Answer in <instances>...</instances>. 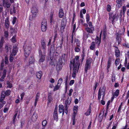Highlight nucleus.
Listing matches in <instances>:
<instances>
[{"instance_id": "nucleus-25", "label": "nucleus", "mask_w": 129, "mask_h": 129, "mask_svg": "<svg viewBox=\"0 0 129 129\" xmlns=\"http://www.w3.org/2000/svg\"><path fill=\"white\" fill-rule=\"evenodd\" d=\"M63 37L62 38V39L61 41H60V46H58L56 48V50H57V49H58V48H60V49H61L62 47V44L63 43Z\"/></svg>"}, {"instance_id": "nucleus-46", "label": "nucleus", "mask_w": 129, "mask_h": 129, "mask_svg": "<svg viewBox=\"0 0 129 129\" xmlns=\"http://www.w3.org/2000/svg\"><path fill=\"white\" fill-rule=\"evenodd\" d=\"M91 112V110L88 109L87 112L85 113V114L86 116L90 114Z\"/></svg>"}, {"instance_id": "nucleus-39", "label": "nucleus", "mask_w": 129, "mask_h": 129, "mask_svg": "<svg viewBox=\"0 0 129 129\" xmlns=\"http://www.w3.org/2000/svg\"><path fill=\"white\" fill-rule=\"evenodd\" d=\"M30 53V51H24V55L26 57H28Z\"/></svg>"}, {"instance_id": "nucleus-33", "label": "nucleus", "mask_w": 129, "mask_h": 129, "mask_svg": "<svg viewBox=\"0 0 129 129\" xmlns=\"http://www.w3.org/2000/svg\"><path fill=\"white\" fill-rule=\"evenodd\" d=\"M92 61V60L91 58H89L87 59L86 63L87 64H89L91 65V64Z\"/></svg>"}, {"instance_id": "nucleus-18", "label": "nucleus", "mask_w": 129, "mask_h": 129, "mask_svg": "<svg viewBox=\"0 0 129 129\" xmlns=\"http://www.w3.org/2000/svg\"><path fill=\"white\" fill-rule=\"evenodd\" d=\"M75 50L76 52H79L80 51V45H76Z\"/></svg>"}, {"instance_id": "nucleus-45", "label": "nucleus", "mask_w": 129, "mask_h": 129, "mask_svg": "<svg viewBox=\"0 0 129 129\" xmlns=\"http://www.w3.org/2000/svg\"><path fill=\"white\" fill-rule=\"evenodd\" d=\"M4 61H2L1 65V68L0 69L1 70H2L3 69V67H4Z\"/></svg>"}, {"instance_id": "nucleus-9", "label": "nucleus", "mask_w": 129, "mask_h": 129, "mask_svg": "<svg viewBox=\"0 0 129 129\" xmlns=\"http://www.w3.org/2000/svg\"><path fill=\"white\" fill-rule=\"evenodd\" d=\"M121 34L120 33V31H119L118 33H116V40L118 41V44H119L120 42V40L121 39L120 35Z\"/></svg>"}, {"instance_id": "nucleus-11", "label": "nucleus", "mask_w": 129, "mask_h": 129, "mask_svg": "<svg viewBox=\"0 0 129 129\" xmlns=\"http://www.w3.org/2000/svg\"><path fill=\"white\" fill-rule=\"evenodd\" d=\"M42 48L45 50H46V45L45 42L44 40H42L41 42Z\"/></svg>"}, {"instance_id": "nucleus-41", "label": "nucleus", "mask_w": 129, "mask_h": 129, "mask_svg": "<svg viewBox=\"0 0 129 129\" xmlns=\"http://www.w3.org/2000/svg\"><path fill=\"white\" fill-rule=\"evenodd\" d=\"M42 124L43 126H45L47 124V121L46 120H44L42 121Z\"/></svg>"}, {"instance_id": "nucleus-3", "label": "nucleus", "mask_w": 129, "mask_h": 129, "mask_svg": "<svg viewBox=\"0 0 129 129\" xmlns=\"http://www.w3.org/2000/svg\"><path fill=\"white\" fill-rule=\"evenodd\" d=\"M31 12L32 14V16L35 18L38 12V7L36 5H33L32 7Z\"/></svg>"}, {"instance_id": "nucleus-53", "label": "nucleus", "mask_w": 129, "mask_h": 129, "mask_svg": "<svg viewBox=\"0 0 129 129\" xmlns=\"http://www.w3.org/2000/svg\"><path fill=\"white\" fill-rule=\"evenodd\" d=\"M1 102V103H0V104H1V105L3 107L4 106V105L6 103V102L5 101H3V100L1 102Z\"/></svg>"}, {"instance_id": "nucleus-42", "label": "nucleus", "mask_w": 129, "mask_h": 129, "mask_svg": "<svg viewBox=\"0 0 129 129\" xmlns=\"http://www.w3.org/2000/svg\"><path fill=\"white\" fill-rule=\"evenodd\" d=\"M111 7L110 5H107V10L108 11H110L111 10Z\"/></svg>"}, {"instance_id": "nucleus-15", "label": "nucleus", "mask_w": 129, "mask_h": 129, "mask_svg": "<svg viewBox=\"0 0 129 129\" xmlns=\"http://www.w3.org/2000/svg\"><path fill=\"white\" fill-rule=\"evenodd\" d=\"M42 73L41 71H40L39 72H37L36 73L37 78L39 79H40L42 76Z\"/></svg>"}, {"instance_id": "nucleus-30", "label": "nucleus", "mask_w": 129, "mask_h": 129, "mask_svg": "<svg viewBox=\"0 0 129 129\" xmlns=\"http://www.w3.org/2000/svg\"><path fill=\"white\" fill-rule=\"evenodd\" d=\"M4 42L3 40V39H1L0 42V52H1L2 50V48Z\"/></svg>"}, {"instance_id": "nucleus-50", "label": "nucleus", "mask_w": 129, "mask_h": 129, "mask_svg": "<svg viewBox=\"0 0 129 129\" xmlns=\"http://www.w3.org/2000/svg\"><path fill=\"white\" fill-rule=\"evenodd\" d=\"M119 93V90L118 89L115 92V95L116 96H118Z\"/></svg>"}, {"instance_id": "nucleus-43", "label": "nucleus", "mask_w": 129, "mask_h": 129, "mask_svg": "<svg viewBox=\"0 0 129 129\" xmlns=\"http://www.w3.org/2000/svg\"><path fill=\"white\" fill-rule=\"evenodd\" d=\"M14 56L12 54H11L10 56L9 60L11 62H12L13 60V56Z\"/></svg>"}, {"instance_id": "nucleus-56", "label": "nucleus", "mask_w": 129, "mask_h": 129, "mask_svg": "<svg viewBox=\"0 0 129 129\" xmlns=\"http://www.w3.org/2000/svg\"><path fill=\"white\" fill-rule=\"evenodd\" d=\"M75 42L76 43V45L78 44V45H80V44L79 43V40L77 39H75Z\"/></svg>"}, {"instance_id": "nucleus-12", "label": "nucleus", "mask_w": 129, "mask_h": 129, "mask_svg": "<svg viewBox=\"0 0 129 129\" xmlns=\"http://www.w3.org/2000/svg\"><path fill=\"white\" fill-rule=\"evenodd\" d=\"M58 15L59 17L60 18H62L64 16V13L62 9H60Z\"/></svg>"}, {"instance_id": "nucleus-6", "label": "nucleus", "mask_w": 129, "mask_h": 129, "mask_svg": "<svg viewBox=\"0 0 129 129\" xmlns=\"http://www.w3.org/2000/svg\"><path fill=\"white\" fill-rule=\"evenodd\" d=\"M72 99L71 97H68L67 100H66L65 101V110L67 111L68 109V106L71 103Z\"/></svg>"}, {"instance_id": "nucleus-27", "label": "nucleus", "mask_w": 129, "mask_h": 129, "mask_svg": "<svg viewBox=\"0 0 129 129\" xmlns=\"http://www.w3.org/2000/svg\"><path fill=\"white\" fill-rule=\"evenodd\" d=\"M60 85V83H58L57 85L55 86L53 91H55L56 90L59 89Z\"/></svg>"}, {"instance_id": "nucleus-21", "label": "nucleus", "mask_w": 129, "mask_h": 129, "mask_svg": "<svg viewBox=\"0 0 129 129\" xmlns=\"http://www.w3.org/2000/svg\"><path fill=\"white\" fill-rule=\"evenodd\" d=\"M35 61V59L34 57L33 56H31L29 60V63L31 64L33 63Z\"/></svg>"}, {"instance_id": "nucleus-61", "label": "nucleus", "mask_w": 129, "mask_h": 129, "mask_svg": "<svg viewBox=\"0 0 129 129\" xmlns=\"http://www.w3.org/2000/svg\"><path fill=\"white\" fill-rule=\"evenodd\" d=\"M7 73V71L5 69L4 70L3 72V75L6 76V74Z\"/></svg>"}, {"instance_id": "nucleus-14", "label": "nucleus", "mask_w": 129, "mask_h": 129, "mask_svg": "<svg viewBox=\"0 0 129 129\" xmlns=\"http://www.w3.org/2000/svg\"><path fill=\"white\" fill-rule=\"evenodd\" d=\"M38 116L37 114L35 113H34L31 117V120L33 121H35L36 120Z\"/></svg>"}, {"instance_id": "nucleus-44", "label": "nucleus", "mask_w": 129, "mask_h": 129, "mask_svg": "<svg viewBox=\"0 0 129 129\" xmlns=\"http://www.w3.org/2000/svg\"><path fill=\"white\" fill-rule=\"evenodd\" d=\"M108 65L107 66L108 69L109 68L111 64V60L110 59H109L108 62Z\"/></svg>"}, {"instance_id": "nucleus-2", "label": "nucleus", "mask_w": 129, "mask_h": 129, "mask_svg": "<svg viewBox=\"0 0 129 129\" xmlns=\"http://www.w3.org/2000/svg\"><path fill=\"white\" fill-rule=\"evenodd\" d=\"M66 54H64L62 55L59 59L56 66V70L58 72L61 69L62 65H64L65 62Z\"/></svg>"}, {"instance_id": "nucleus-40", "label": "nucleus", "mask_w": 129, "mask_h": 129, "mask_svg": "<svg viewBox=\"0 0 129 129\" xmlns=\"http://www.w3.org/2000/svg\"><path fill=\"white\" fill-rule=\"evenodd\" d=\"M119 59L117 58L116 59L115 63L116 66H117L119 64Z\"/></svg>"}, {"instance_id": "nucleus-64", "label": "nucleus", "mask_w": 129, "mask_h": 129, "mask_svg": "<svg viewBox=\"0 0 129 129\" xmlns=\"http://www.w3.org/2000/svg\"><path fill=\"white\" fill-rule=\"evenodd\" d=\"M57 34L56 33H55L54 36V41L56 40V38L57 37Z\"/></svg>"}, {"instance_id": "nucleus-62", "label": "nucleus", "mask_w": 129, "mask_h": 129, "mask_svg": "<svg viewBox=\"0 0 129 129\" xmlns=\"http://www.w3.org/2000/svg\"><path fill=\"white\" fill-rule=\"evenodd\" d=\"M74 82V80H72L70 82V85H72Z\"/></svg>"}, {"instance_id": "nucleus-32", "label": "nucleus", "mask_w": 129, "mask_h": 129, "mask_svg": "<svg viewBox=\"0 0 129 129\" xmlns=\"http://www.w3.org/2000/svg\"><path fill=\"white\" fill-rule=\"evenodd\" d=\"M53 117L54 119L56 120L58 119V114L57 112H54Z\"/></svg>"}, {"instance_id": "nucleus-55", "label": "nucleus", "mask_w": 129, "mask_h": 129, "mask_svg": "<svg viewBox=\"0 0 129 129\" xmlns=\"http://www.w3.org/2000/svg\"><path fill=\"white\" fill-rule=\"evenodd\" d=\"M5 63L6 64L8 63V58L6 57H5Z\"/></svg>"}, {"instance_id": "nucleus-24", "label": "nucleus", "mask_w": 129, "mask_h": 129, "mask_svg": "<svg viewBox=\"0 0 129 129\" xmlns=\"http://www.w3.org/2000/svg\"><path fill=\"white\" fill-rule=\"evenodd\" d=\"M120 52L119 51L118 49V48H117L115 49V55L117 57H119L120 55Z\"/></svg>"}, {"instance_id": "nucleus-19", "label": "nucleus", "mask_w": 129, "mask_h": 129, "mask_svg": "<svg viewBox=\"0 0 129 129\" xmlns=\"http://www.w3.org/2000/svg\"><path fill=\"white\" fill-rule=\"evenodd\" d=\"M10 1L11 3H13L14 2L13 0H10ZM10 4L9 3V0H6V7L7 8H9L10 7Z\"/></svg>"}, {"instance_id": "nucleus-26", "label": "nucleus", "mask_w": 129, "mask_h": 129, "mask_svg": "<svg viewBox=\"0 0 129 129\" xmlns=\"http://www.w3.org/2000/svg\"><path fill=\"white\" fill-rule=\"evenodd\" d=\"M95 42H92L91 44L90 47V49L92 50H93L95 48Z\"/></svg>"}, {"instance_id": "nucleus-54", "label": "nucleus", "mask_w": 129, "mask_h": 129, "mask_svg": "<svg viewBox=\"0 0 129 129\" xmlns=\"http://www.w3.org/2000/svg\"><path fill=\"white\" fill-rule=\"evenodd\" d=\"M6 0H3V4L4 7H6Z\"/></svg>"}, {"instance_id": "nucleus-28", "label": "nucleus", "mask_w": 129, "mask_h": 129, "mask_svg": "<svg viewBox=\"0 0 129 129\" xmlns=\"http://www.w3.org/2000/svg\"><path fill=\"white\" fill-rule=\"evenodd\" d=\"M55 51V46L54 45H51L50 49V53L54 52Z\"/></svg>"}, {"instance_id": "nucleus-29", "label": "nucleus", "mask_w": 129, "mask_h": 129, "mask_svg": "<svg viewBox=\"0 0 129 129\" xmlns=\"http://www.w3.org/2000/svg\"><path fill=\"white\" fill-rule=\"evenodd\" d=\"M5 25L6 28H9V22L8 20L6 19L5 22Z\"/></svg>"}, {"instance_id": "nucleus-35", "label": "nucleus", "mask_w": 129, "mask_h": 129, "mask_svg": "<svg viewBox=\"0 0 129 129\" xmlns=\"http://www.w3.org/2000/svg\"><path fill=\"white\" fill-rule=\"evenodd\" d=\"M15 114L13 116V122L14 123L15 121V120L16 118V117L17 116V113H18L17 112V111L15 112Z\"/></svg>"}, {"instance_id": "nucleus-60", "label": "nucleus", "mask_w": 129, "mask_h": 129, "mask_svg": "<svg viewBox=\"0 0 129 129\" xmlns=\"http://www.w3.org/2000/svg\"><path fill=\"white\" fill-rule=\"evenodd\" d=\"M3 7L2 5H0V13L2 12L3 11Z\"/></svg>"}, {"instance_id": "nucleus-34", "label": "nucleus", "mask_w": 129, "mask_h": 129, "mask_svg": "<svg viewBox=\"0 0 129 129\" xmlns=\"http://www.w3.org/2000/svg\"><path fill=\"white\" fill-rule=\"evenodd\" d=\"M25 123V121L23 120H21L20 122V127L22 128L23 126L24 125Z\"/></svg>"}, {"instance_id": "nucleus-31", "label": "nucleus", "mask_w": 129, "mask_h": 129, "mask_svg": "<svg viewBox=\"0 0 129 129\" xmlns=\"http://www.w3.org/2000/svg\"><path fill=\"white\" fill-rule=\"evenodd\" d=\"M4 94V93H2L0 99V102L3 101L5 99V95Z\"/></svg>"}, {"instance_id": "nucleus-48", "label": "nucleus", "mask_w": 129, "mask_h": 129, "mask_svg": "<svg viewBox=\"0 0 129 129\" xmlns=\"http://www.w3.org/2000/svg\"><path fill=\"white\" fill-rule=\"evenodd\" d=\"M10 31L11 33H15V31L14 30L15 29L11 27H10Z\"/></svg>"}, {"instance_id": "nucleus-13", "label": "nucleus", "mask_w": 129, "mask_h": 129, "mask_svg": "<svg viewBox=\"0 0 129 129\" xmlns=\"http://www.w3.org/2000/svg\"><path fill=\"white\" fill-rule=\"evenodd\" d=\"M18 51L17 48L16 46H14L12 53L11 54H12L14 56H15Z\"/></svg>"}, {"instance_id": "nucleus-4", "label": "nucleus", "mask_w": 129, "mask_h": 129, "mask_svg": "<svg viewBox=\"0 0 129 129\" xmlns=\"http://www.w3.org/2000/svg\"><path fill=\"white\" fill-rule=\"evenodd\" d=\"M105 89L104 87H103L102 89L101 90L100 89L99 90L98 93V99L99 100H100L101 98V94H103V96L102 98V100L103 99L105 95Z\"/></svg>"}, {"instance_id": "nucleus-58", "label": "nucleus", "mask_w": 129, "mask_h": 129, "mask_svg": "<svg viewBox=\"0 0 129 129\" xmlns=\"http://www.w3.org/2000/svg\"><path fill=\"white\" fill-rule=\"evenodd\" d=\"M73 91V90L72 89H71L69 91V96H71L72 95V93Z\"/></svg>"}, {"instance_id": "nucleus-59", "label": "nucleus", "mask_w": 129, "mask_h": 129, "mask_svg": "<svg viewBox=\"0 0 129 129\" xmlns=\"http://www.w3.org/2000/svg\"><path fill=\"white\" fill-rule=\"evenodd\" d=\"M5 36L6 37H7L8 36V33L7 31H5L4 33Z\"/></svg>"}, {"instance_id": "nucleus-17", "label": "nucleus", "mask_w": 129, "mask_h": 129, "mask_svg": "<svg viewBox=\"0 0 129 129\" xmlns=\"http://www.w3.org/2000/svg\"><path fill=\"white\" fill-rule=\"evenodd\" d=\"M91 65L85 63V71L86 73H87L88 70H89L90 68Z\"/></svg>"}, {"instance_id": "nucleus-36", "label": "nucleus", "mask_w": 129, "mask_h": 129, "mask_svg": "<svg viewBox=\"0 0 129 129\" xmlns=\"http://www.w3.org/2000/svg\"><path fill=\"white\" fill-rule=\"evenodd\" d=\"M11 91L10 90H7L5 92H4L5 95L8 96L11 93Z\"/></svg>"}, {"instance_id": "nucleus-20", "label": "nucleus", "mask_w": 129, "mask_h": 129, "mask_svg": "<svg viewBox=\"0 0 129 129\" xmlns=\"http://www.w3.org/2000/svg\"><path fill=\"white\" fill-rule=\"evenodd\" d=\"M67 22V19L66 18H63L62 20L61 25L62 26H66V23Z\"/></svg>"}, {"instance_id": "nucleus-52", "label": "nucleus", "mask_w": 129, "mask_h": 129, "mask_svg": "<svg viewBox=\"0 0 129 129\" xmlns=\"http://www.w3.org/2000/svg\"><path fill=\"white\" fill-rule=\"evenodd\" d=\"M123 14H124V13H125V12L126 11V7L125 6H123Z\"/></svg>"}, {"instance_id": "nucleus-1", "label": "nucleus", "mask_w": 129, "mask_h": 129, "mask_svg": "<svg viewBox=\"0 0 129 129\" xmlns=\"http://www.w3.org/2000/svg\"><path fill=\"white\" fill-rule=\"evenodd\" d=\"M79 56H75V58L73 59V73L72 77L74 78L76 74L77 71V67L79 68L80 63L78 61Z\"/></svg>"}, {"instance_id": "nucleus-49", "label": "nucleus", "mask_w": 129, "mask_h": 129, "mask_svg": "<svg viewBox=\"0 0 129 129\" xmlns=\"http://www.w3.org/2000/svg\"><path fill=\"white\" fill-rule=\"evenodd\" d=\"M86 21L88 23V22H89V16L88 14H87L86 15Z\"/></svg>"}, {"instance_id": "nucleus-7", "label": "nucleus", "mask_w": 129, "mask_h": 129, "mask_svg": "<svg viewBox=\"0 0 129 129\" xmlns=\"http://www.w3.org/2000/svg\"><path fill=\"white\" fill-rule=\"evenodd\" d=\"M39 54L40 57L39 62H42L45 60V55H42V52L41 49L39 50Z\"/></svg>"}, {"instance_id": "nucleus-22", "label": "nucleus", "mask_w": 129, "mask_h": 129, "mask_svg": "<svg viewBox=\"0 0 129 129\" xmlns=\"http://www.w3.org/2000/svg\"><path fill=\"white\" fill-rule=\"evenodd\" d=\"M123 1H124V0H123ZM122 0H117L116 1V2L117 4L116 5H118V7L120 8L121 7L122 5Z\"/></svg>"}, {"instance_id": "nucleus-23", "label": "nucleus", "mask_w": 129, "mask_h": 129, "mask_svg": "<svg viewBox=\"0 0 129 129\" xmlns=\"http://www.w3.org/2000/svg\"><path fill=\"white\" fill-rule=\"evenodd\" d=\"M95 41L96 44H98V46H99L101 43V39H99L98 37H97L95 39Z\"/></svg>"}, {"instance_id": "nucleus-8", "label": "nucleus", "mask_w": 129, "mask_h": 129, "mask_svg": "<svg viewBox=\"0 0 129 129\" xmlns=\"http://www.w3.org/2000/svg\"><path fill=\"white\" fill-rule=\"evenodd\" d=\"M117 15L116 14H110L109 19L110 20H111L112 21V23L113 24L114 22V20L116 18L117 16Z\"/></svg>"}, {"instance_id": "nucleus-57", "label": "nucleus", "mask_w": 129, "mask_h": 129, "mask_svg": "<svg viewBox=\"0 0 129 129\" xmlns=\"http://www.w3.org/2000/svg\"><path fill=\"white\" fill-rule=\"evenodd\" d=\"M16 20V17H14L12 21L13 24H14L15 23Z\"/></svg>"}, {"instance_id": "nucleus-51", "label": "nucleus", "mask_w": 129, "mask_h": 129, "mask_svg": "<svg viewBox=\"0 0 129 129\" xmlns=\"http://www.w3.org/2000/svg\"><path fill=\"white\" fill-rule=\"evenodd\" d=\"M61 26V27L60 29V31L61 32H63L64 30V29L66 26H62V25Z\"/></svg>"}, {"instance_id": "nucleus-10", "label": "nucleus", "mask_w": 129, "mask_h": 129, "mask_svg": "<svg viewBox=\"0 0 129 129\" xmlns=\"http://www.w3.org/2000/svg\"><path fill=\"white\" fill-rule=\"evenodd\" d=\"M59 113H61L62 112V115L64 114V109H63V107L62 105H60L59 106Z\"/></svg>"}, {"instance_id": "nucleus-5", "label": "nucleus", "mask_w": 129, "mask_h": 129, "mask_svg": "<svg viewBox=\"0 0 129 129\" xmlns=\"http://www.w3.org/2000/svg\"><path fill=\"white\" fill-rule=\"evenodd\" d=\"M47 22L46 20H43L42 22L41 29L43 31H45L47 29Z\"/></svg>"}, {"instance_id": "nucleus-63", "label": "nucleus", "mask_w": 129, "mask_h": 129, "mask_svg": "<svg viewBox=\"0 0 129 129\" xmlns=\"http://www.w3.org/2000/svg\"><path fill=\"white\" fill-rule=\"evenodd\" d=\"M9 109L7 108H5L4 110V113H5Z\"/></svg>"}, {"instance_id": "nucleus-37", "label": "nucleus", "mask_w": 129, "mask_h": 129, "mask_svg": "<svg viewBox=\"0 0 129 129\" xmlns=\"http://www.w3.org/2000/svg\"><path fill=\"white\" fill-rule=\"evenodd\" d=\"M78 107H74L73 108L74 112L75 114H76L77 113Z\"/></svg>"}, {"instance_id": "nucleus-16", "label": "nucleus", "mask_w": 129, "mask_h": 129, "mask_svg": "<svg viewBox=\"0 0 129 129\" xmlns=\"http://www.w3.org/2000/svg\"><path fill=\"white\" fill-rule=\"evenodd\" d=\"M90 28L89 27H87L85 28L86 31L89 33H93V31L94 30V28L92 27H90Z\"/></svg>"}, {"instance_id": "nucleus-38", "label": "nucleus", "mask_w": 129, "mask_h": 129, "mask_svg": "<svg viewBox=\"0 0 129 129\" xmlns=\"http://www.w3.org/2000/svg\"><path fill=\"white\" fill-rule=\"evenodd\" d=\"M30 50L31 48L29 46H26L25 47V49L24 51H30Z\"/></svg>"}, {"instance_id": "nucleus-47", "label": "nucleus", "mask_w": 129, "mask_h": 129, "mask_svg": "<svg viewBox=\"0 0 129 129\" xmlns=\"http://www.w3.org/2000/svg\"><path fill=\"white\" fill-rule=\"evenodd\" d=\"M16 36H13L12 39V42L13 43H14L16 42Z\"/></svg>"}]
</instances>
